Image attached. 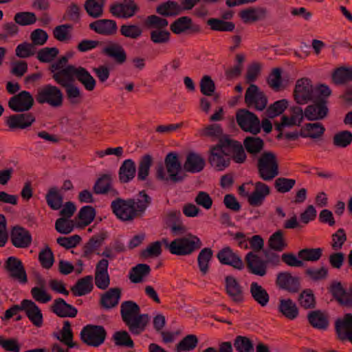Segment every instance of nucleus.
<instances>
[{
	"label": "nucleus",
	"instance_id": "obj_51",
	"mask_svg": "<svg viewBox=\"0 0 352 352\" xmlns=\"http://www.w3.org/2000/svg\"><path fill=\"white\" fill-rule=\"evenodd\" d=\"M45 198L47 205L53 210H59L63 206V197L56 188H51Z\"/></svg>",
	"mask_w": 352,
	"mask_h": 352
},
{
	"label": "nucleus",
	"instance_id": "obj_7",
	"mask_svg": "<svg viewBox=\"0 0 352 352\" xmlns=\"http://www.w3.org/2000/svg\"><path fill=\"white\" fill-rule=\"evenodd\" d=\"M63 76L67 77V80L75 82L78 80L88 91H92L96 86V80L89 72L82 67H75L69 65L59 72Z\"/></svg>",
	"mask_w": 352,
	"mask_h": 352
},
{
	"label": "nucleus",
	"instance_id": "obj_8",
	"mask_svg": "<svg viewBox=\"0 0 352 352\" xmlns=\"http://www.w3.org/2000/svg\"><path fill=\"white\" fill-rule=\"evenodd\" d=\"M202 243L195 235L177 238L172 241V254L178 256L188 255L201 248Z\"/></svg>",
	"mask_w": 352,
	"mask_h": 352
},
{
	"label": "nucleus",
	"instance_id": "obj_6",
	"mask_svg": "<svg viewBox=\"0 0 352 352\" xmlns=\"http://www.w3.org/2000/svg\"><path fill=\"white\" fill-rule=\"evenodd\" d=\"M35 98L38 104H47L53 108L60 107L63 103L62 91L58 87L50 84L38 88Z\"/></svg>",
	"mask_w": 352,
	"mask_h": 352
},
{
	"label": "nucleus",
	"instance_id": "obj_43",
	"mask_svg": "<svg viewBox=\"0 0 352 352\" xmlns=\"http://www.w3.org/2000/svg\"><path fill=\"white\" fill-rule=\"evenodd\" d=\"M107 238L105 232H100L93 236L83 247V256L89 257L95 250L99 248Z\"/></svg>",
	"mask_w": 352,
	"mask_h": 352
},
{
	"label": "nucleus",
	"instance_id": "obj_54",
	"mask_svg": "<svg viewBox=\"0 0 352 352\" xmlns=\"http://www.w3.org/2000/svg\"><path fill=\"white\" fill-rule=\"evenodd\" d=\"M268 245L271 250L278 252L283 251L287 247L282 230L276 231L270 237Z\"/></svg>",
	"mask_w": 352,
	"mask_h": 352
},
{
	"label": "nucleus",
	"instance_id": "obj_19",
	"mask_svg": "<svg viewBox=\"0 0 352 352\" xmlns=\"http://www.w3.org/2000/svg\"><path fill=\"white\" fill-rule=\"evenodd\" d=\"M138 9L133 0H122V2L111 6V12L118 18L128 19L133 16Z\"/></svg>",
	"mask_w": 352,
	"mask_h": 352
},
{
	"label": "nucleus",
	"instance_id": "obj_2",
	"mask_svg": "<svg viewBox=\"0 0 352 352\" xmlns=\"http://www.w3.org/2000/svg\"><path fill=\"white\" fill-rule=\"evenodd\" d=\"M156 178L159 180L173 184L182 182L186 175L182 173V164L177 153H168L164 159V164L158 163L155 167Z\"/></svg>",
	"mask_w": 352,
	"mask_h": 352
},
{
	"label": "nucleus",
	"instance_id": "obj_45",
	"mask_svg": "<svg viewBox=\"0 0 352 352\" xmlns=\"http://www.w3.org/2000/svg\"><path fill=\"white\" fill-rule=\"evenodd\" d=\"M243 146L247 152L252 155L258 154L264 147L263 140L258 137H246Z\"/></svg>",
	"mask_w": 352,
	"mask_h": 352
},
{
	"label": "nucleus",
	"instance_id": "obj_25",
	"mask_svg": "<svg viewBox=\"0 0 352 352\" xmlns=\"http://www.w3.org/2000/svg\"><path fill=\"white\" fill-rule=\"evenodd\" d=\"M249 271L255 275L263 276L267 273L266 261L261 259L252 252L248 253L245 258Z\"/></svg>",
	"mask_w": 352,
	"mask_h": 352
},
{
	"label": "nucleus",
	"instance_id": "obj_11",
	"mask_svg": "<svg viewBox=\"0 0 352 352\" xmlns=\"http://www.w3.org/2000/svg\"><path fill=\"white\" fill-rule=\"evenodd\" d=\"M236 120L239 126L245 131H249L254 135L261 131L260 120L252 112L241 109L236 111Z\"/></svg>",
	"mask_w": 352,
	"mask_h": 352
},
{
	"label": "nucleus",
	"instance_id": "obj_34",
	"mask_svg": "<svg viewBox=\"0 0 352 352\" xmlns=\"http://www.w3.org/2000/svg\"><path fill=\"white\" fill-rule=\"evenodd\" d=\"M269 12L265 8L260 7H250L242 10L240 13V17L245 21V22L252 21H261L267 18Z\"/></svg>",
	"mask_w": 352,
	"mask_h": 352
},
{
	"label": "nucleus",
	"instance_id": "obj_48",
	"mask_svg": "<svg viewBox=\"0 0 352 352\" xmlns=\"http://www.w3.org/2000/svg\"><path fill=\"white\" fill-rule=\"evenodd\" d=\"M89 28L105 36L114 35L118 31L117 23H89Z\"/></svg>",
	"mask_w": 352,
	"mask_h": 352
},
{
	"label": "nucleus",
	"instance_id": "obj_31",
	"mask_svg": "<svg viewBox=\"0 0 352 352\" xmlns=\"http://www.w3.org/2000/svg\"><path fill=\"white\" fill-rule=\"evenodd\" d=\"M102 53L113 58L118 64H122L126 60V54L124 48L118 43H109L102 49Z\"/></svg>",
	"mask_w": 352,
	"mask_h": 352
},
{
	"label": "nucleus",
	"instance_id": "obj_4",
	"mask_svg": "<svg viewBox=\"0 0 352 352\" xmlns=\"http://www.w3.org/2000/svg\"><path fill=\"white\" fill-rule=\"evenodd\" d=\"M256 168L259 177L264 181H271L279 174L276 155L271 151H265L261 155Z\"/></svg>",
	"mask_w": 352,
	"mask_h": 352
},
{
	"label": "nucleus",
	"instance_id": "obj_61",
	"mask_svg": "<svg viewBox=\"0 0 352 352\" xmlns=\"http://www.w3.org/2000/svg\"><path fill=\"white\" fill-rule=\"evenodd\" d=\"M288 102L285 99H282L274 102L266 109V115L270 118H274L280 115L287 107Z\"/></svg>",
	"mask_w": 352,
	"mask_h": 352
},
{
	"label": "nucleus",
	"instance_id": "obj_36",
	"mask_svg": "<svg viewBox=\"0 0 352 352\" xmlns=\"http://www.w3.org/2000/svg\"><path fill=\"white\" fill-rule=\"evenodd\" d=\"M250 292L252 298L261 307H265L270 301V295L267 290L256 282L250 284Z\"/></svg>",
	"mask_w": 352,
	"mask_h": 352
},
{
	"label": "nucleus",
	"instance_id": "obj_41",
	"mask_svg": "<svg viewBox=\"0 0 352 352\" xmlns=\"http://www.w3.org/2000/svg\"><path fill=\"white\" fill-rule=\"evenodd\" d=\"M151 26H156V28L151 32V40L154 43L161 44L166 43L170 39V32L163 28L168 25V23H149Z\"/></svg>",
	"mask_w": 352,
	"mask_h": 352
},
{
	"label": "nucleus",
	"instance_id": "obj_9",
	"mask_svg": "<svg viewBox=\"0 0 352 352\" xmlns=\"http://www.w3.org/2000/svg\"><path fill=\"white\" fill-rule=\"evenodd\" d=\"M107 331L102 326L88 324L80 332L81 340L88 346L98 347L105 340Z\"/></svg>",
	"mask_w": 352,
	"mask_h": 352
},
{
	"label": "nucleus",
	"instance_id": "obj_58",
	"mask_svg": "<svg viewBox=\"0 0 352 352\" xmlns=\"http://www.w3.org/2000/svg\"><path fill=\"white\" fill-rule=\"evenodd\" d=\"M322 255V248H305L300 250L298 256L302 261L315 262L318 261Z\"/></svg>",
	"mask_w": 352,
	"mask_h": 352
},
{
	"label": "nucleus",
	"instance_id": "obj_39",
	"mask_svg": "<svg viewBox=\"0 0 352 352\" xmlns=\"http://www.w3.org/2000/svg\"><path fill=\"white\" fill-rule=\"evenodd\" d=\"M310 324L318 329L324 330L329 325L328 316L320 310L312 311L307 315Z\"/></svg>",
	"mask_w": 352,
	"mask_h": 352
},
{
	"label": "nucleus",
	"instance_id": "obj_63",
	"mask_svg": "<svg viewBox=\"0 0 352 352\" xmlns=\"http://www.w3.org/2000/svg\"><path fill=\"white\" fill-rule=\"evenodd\" d=\"M200 91L201 94L206 96H212L216 89L214 80L208 75L204 76L199 82Z\"/></svg>",
	"mask_w": 352,
	"mask_h": 352
},
{
	"label": "nucleus",
	"instance_id": "obj_35",
	"mask_svg": "<svg viewBox=\"0 0 352 352\" xmlns=\"http://www.w3.org/2000/svg\"><path fill=\"white\" fill-rule=\"evenodd\" d=\"M278 311L289 320H294L298 316V308L290 298L280 299L278 307Z\"/></svg>",
	"mask_w": 352,
	"mask_h": 352
},
{
	"label": "nucleus",
	"instance_id": "obj_16",
	"mask_svg": "<svg viewBox=\"0 0 352 352\" xmlns=\"http://www.w3.org/2000/svg\"><path fill=\"white\" fill-rule=\"evenodd\" d=\"M32 96L27 91H22L12 96L8 101V107L15 112L29 111L34 105Z\"/></svg>",
	"mask_w": 352,
	"mask_h": 352
},
{
	"label": "nucleus",
	"instance_id": "obj_24",
	"mask_svg": "<svg viewBox=\"0 0 352 352\" xmlns=\"http://www.w3.org/2000/svg\"><path fill=\"white\" fill-rule=\"evenodd\" d=\"M217 257L221 264L230 265L237 270H242L244 267L241 258L230 247L219 250Z\"/></svg>",
	"mask_w": 352,
	"mask_h": 352
},
{
	"label": "nucleus",
	"instance_id": "obj_23",
	"mask_svg": "<svg viewBox=\"0 0 352 352\" xmlns=\"http://www.w3.org/2000/svg\"><path fill=\"white\" fill-rule=\"evenodd\" d=\"M10 240L14 247L26 248L32 243V236L28 230L16 226L11 231Z\"/></svg>",
	"mask_w": 352,
	"mask_h": 352
},
{
	"label": "nucleus",
	"instance_id": "obj_53",
	"mask_svg": "<svg viewBox=\"0 0 352 352\" xmlns=\"http://www.w3.org/2000/svg\"><path fill=\"white\" fill-rule=\"evenodd\" d=\"M73 25L69 23L62 24L56 26L53 30L54 37L58 41H68L72 38Z\"/></svg>",
	"mask_w": 352,
	"mask_h": 352
},
{
	"label": "nucleus",
	"instance_id": "obj_40",
	"mask_svg": "<svg viewBox=\"0 0 352 352\" xmlns=\"http://www.w3.org/2000/svg\"><path fill=\"white\" fill-rule=\"evenodd\" d=\"M93 277L87 276L78 280L76 284L72 287L71 291L75 296L85 295L93 289Z\"/></svg>",
	"mask_w": 352,
	"mask_h": 352
},
{
	"label": "nucleus",
	"instance_id": "obj_20",
	"mask_svg": "<svg viewBox=\"0 0 352 352\" xmlns=\"http://www.w3.org/2000/svg\"><path fill=\"white\" fill-rule=\"evenodd\" d=\"M209 164L217 170H223L230 164L231 160L216 144L210 147Z\"/></svg>",
	"mask_w": 352,
	"mask_h": 352
},
{
	"label": "nucleus",
	"instance_id": "obj_52",
	"mask_svg": "<svg viewBox=\"0 0 352 352\" xmlns=\"http://www.w3.org/2000/svg\"><path fill=\"white\" fill-rule=\"evenodd\" d=\"M103 6L104 0H87L85 8L89 16L98 18L102 14Z\"/></svg>",
	"mask_w": 352,
	"mask_h": 352
},
{
	"label": "nucleus",
	"instance_id": "obj_26",
	"mask_svg": "<svg viewBox=\"0 0 352 352\" xmlns=\"http://www.w3.org/2000/svg\"><path fill=\"white\" fill-rule=\"evenodd\" d=\"M22 311L25 312L29 320L36 327H41L43 324V315L34 302L31 300L24 299L22 300Z\"/></svg>",
	"mask_w": 352,
	"mask_h": 352
},
{
	"label": "nucleus",
	"instance_id": "obj_17",
	"mask_svg": "<svg viewBox=\"0 0 352 352\" xmlns=\"http://www.w3.org/2000/svg\"><path fill=\"white\" fill-rule=\"evenodd\" d=\"M329 113L327 100L324 98L316 99V101L308 105L305 111V117L310 121L320 120L325 118Z\"/></svg>",
	"mask_w": 352,
	"mask_h": 352
},
{
	"label": "nucleus",
	"instance_id": "obj_37",
	"mask_svg": "<svg viewBox=\"0 0 352 352\" xmlns=\"http://www.w3.org/2000/svg\"><path fill=\"white\" fill-rule=\"evenodd\" d=\"M136 173L135 162L132 160H126L119 169V180L121 183H128L132 180Z\"/></svg>",
	"mask_w": 352,
	"mask_h": 352
},
{
	"label": "nucleus",
	"instance_id": "obj_50",
	"mask_svg": "<svg viewBox=\"0 0 352 352\" xmlns=\"http://www.w3.org/2000/svg\"><path fill=\"white\" fill-rule=\"evenodd\" d=\"M111 188V176L104 174L96 182L93 190L96 194H107Z\"/></svg>",
	"mask_w": 352,
	"mask_h": 352
},
{
	"label": "nucleus",
	"instance_id": "obj_13",
	"mask_svg": "<svg viewBox=\"0 0 352 352\" xmlns=\"http://www.w3.org/2000/svg\"><path fill=\"white\" fill-rule=\"evenodd\" d=\"M245 103L248 107L263 111L267 107V98L263 91H260L257 85L251 84L245 94Z\"/></svg>",
	"mask_w": 352,
	"mask_h": 352
},
{
	"label": "nucleus",
	"instance_id": "obj_42",
	"mask_svg": "<svg viewBox=\"0 0 352 352\" xmlns=\"http://www.w3.org/2000/svg\"><path fill=\"white\" fill-rule=\"evenodd\" d=\"M150 272L151 267L148 265L140 263L131 268L129 278L133 283H139L142 282L144 278L148 276Z\"/></svg>",
	"mask_w": 352,
	"mask_h": 352
},
{
	"label": "nucleus",
	"instance_id": "obj_10",
	"mask_svg": "<svg viewBox=\"0 0 352 352\" xmlns=\"http://www.w3.org/2000/svg\"><path fill=\"white\" fill-rule=\"evenodd\" d=\"M4 270L8 277L12 280L17 281L21 284L28 283V275L22 261L15 257H8L3 265Z\"/></svg>",
	"mask_w": 352,
	"mask_h": 352
},
{
	"label": "nucleus",
	"instance_id": "obj_64",
	"mask_svg": "<svg viewBox=\"0 0 352 352\" xmlns=\"http://www.w3.org/2000/svg\"><path fill=\"white\" fill-rule=\"evenodd\" d=\"M296 184V180L285 177H278L274 182V188L280 193L290 191Z\"/></svg>",
	"mask_w": 352,
	"mask_h": 352
},
{
	"label": "nucleus",
	"instance_id": "obj_33",
	"mask_svg": "<svg viewBox=\"0 0 352 352\" xmlns=\"http://www.w3.org/2000/svg\"><path fill=\"white\" fill-rule=\"evenodd\" d=\"M325 131V128L320 122L307 123L300 129V135L314 140L320 139Z\"/></svg>",
	"mask_w": 352,
	"mask_h": 352
},
{
	"label": "nucleus",
	"instance_id": "obj_49",
	"mask_svg": "<svg viewBox=\"0 0 352 352\" xmlns=\"http://www.w3.org/2000/svg\"><path fill=\"white\" fill-rule=\"evenodd\" d=\"M170 30L177 34H191L199 32L201 28L197 23H171Z\"/></svg>",
	"mask_w": 352,
	"mask_h": 352
},
{
	"label": "nucleus",
	"instance_id": "obj_12",
	"mask_svg": "<svg viewBox=\"0 0 352 352\" xmlns=\"http://www.w3.org/2000/svg\"><path fill=\"white\" fill-rule=\"evenodd\" d=\"M294 97L296 102L299 104H304L316 99L314 88L310 79L302 78L296 81Z\"/></svg>",
	"mask_w": 352,
	"mask_h": 352
},
{
	"label": "nucleus",
	"instance_id": "obj_32",
	"mask_svg": "<svg viewBox=\"0 0 352 352\" xmlns=\"http://www.w3.org/2000/svg\"><path fill=\"white\" fill-rule=\"evenodd\" d=\"M204 159L199 154L190 152L187 156L184 164V169L189 173H199L205 166Z\"/></svg>",
	"mask_w": 352,
	"mask_h": 352
},
{
	"label": "nucleus",
	"instance_id": "obj_14",
	"mask_svg": "<svg viewBox=\"0 0 352 352\" xmlns=\"http://www.w3.org/2000/svg\"><path fill=\"white\" fill-rule=\"evenodd\" d=\"M52 78L57 84L65 89L66 97L70 104H78L82 100V95L80 89L74 85L73 81L67 80V77L63 76L60 72L52 75Z\"/></svg>",
	"mask_w": 352,
	"mask_h": 352
},
{
	"label": "nucleus",
	"instance_id": "obj_62",
	"mask_svg": "<svg viewBox=\"0 0 352 352\" xmlns=\"http://www.w3.org/2000/svg\"><path fill=\"white\" fill-rule=\"evenodd\" d=\"M352 142V133L349 131H342L336 133L333 138L334 146L345 148Z\"/></svg>",
	"mask_w": 352,
	"mask_h": 352
},
{
	"label": "nucleus",
	"instance_id": "obj_3",
	"mask_svg": "<svg viewBox=\"0 0 352 352\" xmlns=\"http://www.w3.org/2000/svg\"><path fill=\"white\" fill-rule=\"evenodd\" d=\"M122 319L128 326L129 331L138 335L144 331L149 318L148 314H140V308L135 302L128 300L121 304Z\"/></svg>",
	"mask_w": 352,
	"mask_h": 352
},
{
	"label": "nucleus",
	"instance_id": "obj_5",
	"mask_svg": "<svg viewBox=\"0 0 352 352\" xmlns=\"http://www.w3.org/2000/svg\"><path fill=\"white\" fill-rule=\"evenodd\" d=\"M222 151L236 163L242 164L246 160V153L241 143L230 135H224L216 144Z\"/></svg>",
	"mask_w": 352,
	"mask_h": 352
},
{
	"label": "nucleus",
	"instance_id": "obj_1",
	"mask_svg": "<svg viewBox=\"0 0 352 352\" xmlns=\"http://www.w3.org/2000/svg\"><path fill=\"white\" fill-rule=\"evenodd\" d=\"M139 195L141 199L117 198L111 202V208L118 219L131 221L144 213L151 203V198L144 191H141Z\"/></svg>",
	"mask_w": 352,
	"mask_h": 352
},
{
	"label": "nucleus",
	"instance_id": "obj_47",
	"mask_svg": "<svg viewBox=\"0 0 352 352\" xmlns=\"http://www.w3.org/2000/svg\"><path fill=\"white\" fill-rule=\"evenodd\" d=\"M95 217L96 211L92 206H83L77 214V217L80 220L78 226L82 228L89 226L94 221Z\"/></svg>",
	"mask_w": 352,
	"mask_h": 352
},
{
	"label": "nucleus",
	"instance_id": "obj_56",
	"mask_svg": "<svg viewBox=\"0 0 352 352\" xmlns=\"http://www.w3.org/2000/svg\"><path fill=\"white\" fill-rule=\"evenodd\" d=\"M198 344V338L195 335L189 334L185 336L177 345V352L189 351L194 349Z\"/></svg>",
	"mask_w": 352,
	"mask_h": 352
},
{
	"label": "nucleus",
	"instance_id": "obj_29",
	"mask_svg": "<svg viewBox=\"0 0 352 352\" xmlns=\"http://www.w3.org/2000/svg\"><path fill=\"white\" fill-rule=\"evenodd\" d=\"M333 298L341 305L351 307L349 292L343 287L341 282L333 280L327 288Z\"/></svg>",
	"mask_w": 352,
	"mask_h": 352
},
{
	"label": "nucleus",
	"instance_id": "obj_46",
	"mask_svg": "<svg viewBox=\"0 0 352 352\" xmlns=\"http://www.w3.org/2000/svg\"><path fill=\"white\" fill-rule=\"evenodd\" d=\"M60 337L56 335V338L61 342L66 344L69 348L78 346V344L73 342L74 335L71 329V324L69 321L67 320L63 322V327L60 331Z\"/></svg>",
	"mask_w": 352,
	"mask_h": 352
},
{
	"label": "nucleus",
	"instance_id": "obj_59",
	"mask_svg": "<svg viewBox=\"0 0 352 352\" xmlns=\"http://www.w3.org/2000/svg\"><path fill=\"white\" fill-rule=\"evenodd\" d=\"M300 305L305 309H313L316 306V298L311 289L303 290L298 296Z\"/></svg>",
	"mask_w": 352,
	"mask_h": 352
},
{
	"label": "nucleus",
	"instance_id": "obj_60",
	"mask_svg": "<svg viewBox=\"0 0 352 352\" xmlns=\"http://www.w3.org/2000/svg\"><path fill=\"white\" fill-rule=\"evenodd\" d=\"M212 250L209 248H204L198 255V264L200 271L206 274L208 270V263L212 257Z\"/></svg>",
	"mask_w": 352,
	"mask_h": 352
},
{
	"label": "nucleus",
	"instance_id": "obj_44",
	"mask_svg": "<svg viewBox=\"0 0 352 352\" xmlns=\"http://www.w3.org/2000/svg\"><path fill=\"white\" fill-rule=\"evenodd\" d=\"M332 81L336 85H344L352 80V67H340L333 71Z\"/></svg>",
	"mask_w": 352,
	"mask_h": 352
},
{
	"label": "nucleus",
	"instance_id": "obj_22",
	"mask_svg": "<svg viewBox=\"0 0 352 352\" xmlns=\"http://www.w3.org/2000/svg\"><path fill=\"white\" fill-rule=\"evenodd\" d=\"M35 120L32 113H23L10 116L6 122L10 129H24L30 126Z\"/></svg>",
	"mask_w": 352,
	"mask_h": 352
},
{
	"label": "nucleus",
	"instance_id": "obj_55",
	"mask_svg": "<svg viewBox=\"0 0 352 352\" xmlns=\"http://www.w3.org/2000/svg\"><path fill=\"white\" fill-rule=\"evenodd\" d=\"M152 157L147 154L144 155L140 161L138 170V179L140 181L146 180L149 174L150 167L152 165Z\"/></svg>",
	"mask_w": 352,
	"mask_h": 352
},
{
	"label": "nucleus",
	"instance_id": "obj_15",
	"mask_svg": "<svg viewBox=\"0 0 352 352\" xmlns=\"http://www.w3.org/2000/svg\"><path fill=\"white\" fill-rule=\"evenodd\" d=\"M201 0H182V6L175 1H167L162 3L157 8V12L164 16H172L179 14L183 9L190 10Z\"/></svg>",
	"mask_w": 352,
	"mask_h": 352
},
{
	"label": "nucleus",
	"instance_id": "obj_30",
	"mask_svg": "<svg viewBox=\"0 0 352 352\" xmlns=\"http://www.w3.org/2000/svg\"><path fill=\"white\" fill-rule=\"evenodd\" d=\"M52 311L60 318L76 316L78 311L72 305L67 303L63 298H58L54 301Z\"/></svg>",
	"mask_w": 352,
	"mask_h": 352
},
{
	"label": "nucleus",
	"instance_id": "obj_28",
	"mask_svg": "<svg viewBox=\"0 0 352 352\" xmlns=\"http://www.w3.org/2000/svg\"><path fill=\"white\" fill-rule=\"evenodd\" d=\"M336 330L341 340L347 339L352 342V314H346L343 319L337 320Z\"/></svg>",
	"mask_w": 352,
	"mask_h": 352
},
{
	"label": "nucleus",
	"instance_id": "obj_27",
	"mask_svg": "<svg viewBox=\"0 0 352 352\" xmlns=\"http://www.w3.org/2000/svg\"><path fill=\"white\" fill-rule=\"evenodd\" d=\"M270 187L261 182H258L254 184V190L250 195H248V201L252 206H260L262 205L266 196L270 195Z\"/></svg>",
	"mask_w": 352,
	"mask_h": 352
},
{
	"label": "nucleus",
	"instance_id": "obj_38",
	"mask_svg": "<svg viewBox=\"0 0 352 352\" xmlns=\"http://www.w3.org/2000/svg\"><path fill=\"white\" fill-rule=\"evenodd\" d=\"M120 296V289L111 288L101 296L100 305L104 309H111L118 304Z\"/></svg>",
	"mask_w": 352,
	"mask_h": 352
},
{
	"label": "nucleus",
	"instance_id": "obj_18",
	"mask_svg": "<svg viewBox=\"0 0 352 352\" xmlns=\"http://www.w3.org/2000/svg\"><path fill=\"white\" fill-rule=\"evenodd\" d=\"M275 283L280 289L285 290L291 294L298 293L300 289L299 278L293 276L291 273L287 272L278 273Z\"/></svg>",
	"mask_w": 352,
	"mask_h": 352
},
{
	"label": "nucleus",
	"instance_id": "obj_21",
	"mask_svg": "<svg viewBox=\"0 0 352 352\" xmlns=\"http://www.w3.org/2000/svg\"><path fill=\"white\" fill-rule=\"evenodd\" d=\"M225 289L227 295L232 302L235 303H241L244 300L243 287L234 276H226Z\"/></svg>",
	"mask_w": 352,
	"mask_h": 352
},
{
	"label": "nucleus",
	"instance_id": "obj_57",
	"mask_svg": "<svg viewBox=\"0 0 352 352\" xmlns=\"http://www.w3.org/2000/svg\"><path fill=\"white\" fill-rule=\"evenodd\" d=\"M233 344L237 352H254L253 342L248 337L238 336Z\"/></svg>",
	"mask_w": 352,
	"mask_h": 352
}]
</instances>
